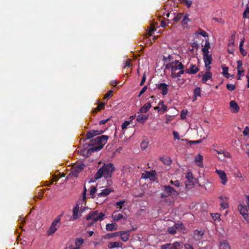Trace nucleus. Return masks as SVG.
<instances>
[{
  "label": "nucleus",
  "instance_id": "obj_1",
  "mask_svg": "<svg viewBox=\"0 0 249 249\" xmlns=\"http://www.w3.org/2000/svg\"><path fill=\"white\" fill-rule=\"evenodd\" d=\"M108 139L109 137L107 135L98 136L95 139L91 140L89 143L84 144V148L87 149L89 146H92L88 150V153L90 154L100 151L106 144Z\"/></svg>",
  "mask_w": 249,
  "mask_h": 249
},
{
  "label": "nucleus",
  "instance_id": "obj_2",
  "mask_svg": "<svg viewBox=\"0 0 249 249\" xmlns=\"http://www.w3.org/2000/svg\"><path fill=\"white\" fill-rule=\"evenodd\" d=\"M115 169V167L112 163L104 164L95 174L94 178L95 179H98L103 176L106 179L111 178Z\"/></svg>",
  "mask_w": 249,
  "mask_h": 249
},
{
  "label": "nucleus",
  "instance_id": "obj_3",
  "mask_svg": "<svg viewBox=\"0 0 249 249\" xmlns=\"http://www.w3.org/2000/svg\"><path fill=\"white\" fill-rule=\"evenodd\" d=\"M160 198H164L169 196H177L178 195V192L170 185H163L161 186Z\"/></svg>",
  "mask_w": 249,
  "mask_h": 249
},
{
  "label": "nucleus",
  "instance_id": "obj_4",
  "mask_svg": "<svg viewBox=\"0 0 249 249\" xmlns=\"http://www.w3.org/2000/svg\"><path fill=\"white\" fill-rule=\"evenodd\" d=\"M247 204L243 205L240 204L238 206V210L244 218L248 222H249V196H247Z\"/></svg>",
  "mask_w": 249,
  "mask_h": 249
},
{
  "label": "nucleus",
  "instance_id": "obj_5",
  "mask_svg": "<svg viewBox=\"0 0 249 249\" xmlns=\"http://www.w3.org/2000/svg\"><path fill=\"white\" fill-rule=\"evenodd\" d=\"M105 215L103 213H99L97 210L90 212L87 216V220H91L94 222L102 221L104 219Z\"/></svg>",
  "mask_w": 249,
  "mask_h": 249
},
{
  "label": "nucleus",
  "instance_id": "obj_6",
  "mask_svg": "<svg viewBox=\"0 0 249 249\" xmlns=\"http://www.w3.org/2000/svg\"><path fill=\"white\" fill-rule=\"evenodd\" d=\"M61 216V214L58 215L53 221L50 227L47 231V233L48 235L53 234L57 230L58 228L60 226V220Z\"/></svg>",
  "mask_w": 249,
  "mask_h": 249
},
{
  "label": "nucleus",
  "instance_id": "obj_7",
  "mask_svg": "<svg viewBox=\"0 0 249 249\" xmlns=\"http://www.w3.org/2000/svg\"><path fill=\"white\" fill-rule=\"evenodd\" d=\"M86 165L82 162L77 163L72 165L70 173V176H74L77 178L79 173L83 170Z\"/></svg>",
  "mask_w": 249,
  "mask_h": 249
},
{
  "label": "nucleus",
  "instance_id": "obj_8",
  "mask_svg": "<svg viewBox=\"0 0 249 249\" xmlns=\"http://www.w3.org/2000/svg\"><path fill=\"white\" fill-rule=\"evenodd\" d=\"M104 132H105V130H91L90 131H89L87 133V134H86V135L85 136V137L83 138L82 139V140L83 142H85L87 140L90 139L92 138L93 137H95V136H96L97 135L103 134Z\"/></svg>",
  "mask_w": 249,
  "mask_h": 249
},
{
  "label": "nucleus",
  "instance_id": "obj_9",
  "mask_svg": "<svg viewBox=\"0 0 249 249\" xmlns=\"http://www.w3.org/2000/svg\"><path fill=\"white\" fill-rule=\"evenodd\" d=\"M181 242H175L173 244H166L161 246V249H180Z\"/></svg>",
  "mask_w": 249,
  "mask_h": 249
},
{
  "label": "nucleus",
  "instance_id": "obj_10",
  "mask_svg": "<svg viewBox=\"0 0 249 249\" xmlns=\"http://www.w3.org/2000/svg\"><path fill=\"white\" fill-rule=\"evenodd\" d=\"M237 79H241L240 77L244 75V70L243 69L242 61L241 60H238L237 61Z\"/></svg>",
  "mask_w": 249,
  "mask_h": 249
},
{
  "label": "nucleus",
  "instance_id": "obj_11",
  "mask_svg": "<svg viewBox=\"0 0 249 249\" xmlns=\"http://www.w3.org/2000/svg\"><path fill=\"white\" fill-rule=\"evenodd\" d=\"M204 61L207 71H209L211 69L210 65L212 63V57L211 55L209 54H203Z\"/></svg>",
  "mask_w": 249,
  "mask_h": 249
},
{
  "label": "nucleus",
  "instance_id": "obj_12",
  "mask_svg": "<svg viewBox=\"0 0 249 249\" xmlns=\"http://www.w3.org/2000/svg\"><path fill=\"white\" fill-rule=\"evenodd\" d=\"M135 228L132 230H127L125 231H120L119 236H120L121 240L123 242H126L129 240V232L131 231L135 230Z\"/></svg>",
  "mask_w": 249,
  "mask_h": 249
},
{
  "label": "nucleus",
  "instance_id": "obj_13",
  "mask_svg": "<svg viewBox=\"0 0 249 249\" xmlns=\"http://www.w3.org/2000/svg\"><path fill=\"white\" fill-rule=\"evenodd\" d=\"M220 200V207L223 209H226L229 208V204L228 202V198L225 196H220L219 197Z\"/></svg>",
  "mask_w": 249,
  "mask_h": 249
},
{
  "label": "nucleus",
  "instance_id": "obj_14",
  "mask_svg": "<svg viewBox=\"0 0 249 249\" xmlns=\"http://www.w3.org/2000/svg\"><path fill=\"white\" fill-rule=\"evenodd\" d=\"M216 172L221 179L222 184L223 185H225L227 182V178L225 172L221 170H216Z\"/></svg>",
  "mask_w": 249,
  "mask_h": 249
},
{
  "label": "nucleus",
  "instance_id": "obj_15",
  "mask_svg": "<svg viewBox=\"0 0 249 249\" xmlns=\"http://www.w3.org/2000/svg\"><path fill=\"white\" fill-rule=\"evenodd\" d=\"M205 231L203 230H196L193 232V238L196 241L200 240L204 234Z\"/></svg>",
  "mask_w": 249,
  "mask_h": 249
},
{
  "label": "nucleus",
  "instance_id": "obj_16",
  "mask_svg": "<svg viewBox=\"0 0 249 249\" xmlns=\"http://www.w3.org/2000/svg\"><path fill=\"white\" fill-rule=\"evenodd\" d=\"M79 211V205L78 204H76V205L73 207L72 209V216L71 217V220H75L78 219L80 216L78 215Z\"/></svg>",
  "mask_w": 249,
  "mask_h": 249
},
{
  "label": "nucleus",
  "instance_id": "obj_17",
  "mask_svg": "<svg viewBox=\"0 0 249 249\" xmlns=\"http://www.w3.org/2000/svg\"><path fill=\"white\" fill-rule=\"evenodd\" d=\"M168 86L165 83H160L158 85L157 88L162 91L163 95H165L168 93Z\"/></svg>",
  "mask_w": 249,
  "mask_h": 249
},
{
  "label": "nucleus",
  "instance_id": "obj_18",
  "mask_svg": "<svg viewBox=\"0 0 249 249\" xmlns=\"http://www.w3.org/2000/svg\"><path fill=\"white\" fill-rule=\"evenodd\" d=\"M113 189L112 188H106L102 190L101 193H100L98 194V196L100 197H105L108 195L111 192H113Z\"/></svg>",
  "mask_w": 249,
  "mask_h": 249
},
{
  "label": "nucleus",
  "instance_id": "obj_19",
  "mask_svg": "<svg viewBox=\"0 0 249 249\" xmlns=\"http://www.w3.org/2000/svg\"><path fill=\"white\" fill-rule=\"evenodd\" d=\"M230 105L233 112L237 113L239 111V107L236 102L234 101H231L230 103Z\"/></svg>",
  "mask_w": 249,
  "mask_h": 249
},
{
  "label": "nucleus",
  "instance_id": "obj_20",
  "mask_svg": "<svg viewBox=\"0 0 249 249\" xmlns=\"http://www.w3.org/2000/svg\"><path fill=\"white\" fill-rule=\"evenodd\" d=\"M156 172L154 170H152L149 172H146L145 174V176L143 177V175H142V177H143L144 178H150L151 180L152 179L151 178H154L156 176Z\"/></svg>",
  "mask_w": 249,
  "mask_h": 249
},
{
  "label": "nucleus",
  "instance_id": "obj_21",
  "mask_svg": "<svg viewBox=\"0 0 249 249\" xmlns=\"http://www.w3.org/2000/svg\"><path fill=\"white\" fill-rule=\"evenodd\" d=\"M220 249H231L230 246L227 240H224L220 242L219 244Z\"/></svg>",
  "mask_w": 249,
  "mask_h": 249
},
{
  "label": "nucleus",
  "instance_id": "obj_22",
  "mask_svg": "<svg viewBox=\"0 0 249 249\" xmlns=\"http://www.w3.org/2000/svg\"><path fill=\"white\" fill-rule=\"evenodd\" d=\"M117 224L116 223H112L111 224H107L106 225V230L107 231H113L117 230Z\"/></svg>",
  "mask_w": 249,
  "mask_h": 249
},
{
  "label": "nucleus",
  "instance_id": "obj_23",
  "mask_svg": "<svg viewBox=\"0 0 249 249\" xmlns=\"http://www.w3.org/2000/svg\"><path fill=\"white\" fill-rule=\"evenodd\" d=\"M151 107V105L150 102H147L142 107H141L140 111L141 113H146L148 111Z\"/></svg>",
  "mask_w": 249,
  "mask_h": 249
},
{
  "label": "nucleus",
  "instance_id": "obj_24",
  "mask_svg": "<svg viewBox=\"0 0 249 249\" xmlns=\"http://www.w3.org/2000/svg\"><path fill=\"white\" fill-rule=\"evenodd\" d=\"M210 48V44L209 40H206L204 47L202 49L203 54H209V49Z\"/></svg>",
  "mask_w": 249,
  "mask_h": 249
},
{
  "label": "nucleus",
  "instance_id": "obj_25",
  "mask_svg": "<svg viewBox=\"0 0 249 249\" xmlns=\"http://www.w3.org/2000/svg\"><path fill=\"white\" fill-rule=\"evenodd\" d=\"M212 78V74L210 71H207L203 75L202 79V81L203 83H205L207 82V81L209 79H210Z\"/></svg>",
  "mask_w": 249,
  "mask_h": 249
},
{
  "label": "nucleus",
  "instance_id": "obj_26",
  "mask_svg": "<svg viewBox=\"0 0 249 249\" xmlns=\"http://www.w3.org/2000/svg\"><path fill=\"white\" fill-rule=\"evenodd\" d=\"M148 119V116L139 114L137 117V121L141 123H144Z\"/></svg>",
  "mask_w": 249,
  "mask_h": 249
},
{
  "label": "nucleus",
  "instance_id": "obj_27",
  "mask_svg": "<svg viewBox=\"0 0 249 249\" xmlns=\"http://www.w3.org/2000/svg\"><path fill=\"white\" fill-rule=\"evenodd\" d=\"M201 96V89L199 87L196 88L194 91V97L193 101L196 100L197 97Z\"/></svg>",
  "mask_w": 249,
  "mask_h": 249
},
{
  "label": "nucleus",
  "instance_id": "obj_28",
  "mask_svg": "<svg viewBox=\"0 0 249 249\" xmlns=\"http://www.w3.org/2000/svg\"><path fill=\"white\" fill-rule=\"evenodd\" d=\"M203 157L200 155H197L195 158V161L197 163V165L201 167L203 165L202 163Z\"/></svg>",
  "mask_w": 249,
  "mask_h": 249
},
{
  "label": "nucleus",
  "instance_id": "obj_29",
  "mask_svg": "<svg viewBox=\"0 0 249 249\" xmlns=\"http://www.w3.org/2000/svg\"><path fill=\"white\" fill-rule=\"evenodd\" d=\"M174 226L177 231H180L182 230H185V227L182 222H178L175 224Z\"/></svg>",
  "mask_w": 249,
  "mask_h": 249
},
{
  "label": "nucleus",
  "instance_id": "obj_30",
  "mask_svg": "<svg viewBox=\"0 0 249 249\" xmlns=\"http://www.w3.org/2000/svg\"><path fill=\"white\" fill-rule=\"evenodd\" d=\"M160 160L165 164L167 165H170L172 162L171 158L168 157H162L160 158Z\"/></svg>",
  "mask_w": 249,
  "mask_h": 249
},
{
  "label": "nucleus",
  "instance_id": "obj_31",
  "mask_svg": "<svg viewBox=\"0 0 249 249\" xmlns=\"http://www.w3.org/2000/svg\"><path fill=\"white\" fill-rule=\"evenodd\" d=\"M118 247H120V244L118 242H110L108 245V248L111 249Z\"/></svg>",
  "mask_w": 249,
  "mask_h": 249
},
{
  "label": "nucleus",
  "instance_id": "obj_32",
  "mask_svg": "<svg viewBox=\"0 0 249 249\" xmlns=\"http://www.w3.org/2000/svg\"><path fill=\"white\" fill-rule=\"evenodd\" d=\"M112 218L114 221H118L122 218H124V215L122 213H118L115 214H113L112 215Z\"/></svg>",
  "mask_w": 249,
  "mask_h": 249
},
{
  "label": "nucleus",
  "instance_id": "obj_33",
  "mask_svg": "<svg viewBox=\"0 0 249 249\" xmlns=\"http://www.w3.org/2000/svg\"><path fill=\"white\" fill-rule=\"evenodd\" d=\"M183 17V15L182 13H178L175 16L173 20V21L176 23L179 21Z\"/></svg>",
  "mask_w": 249,
  "mask_h": 249
},
{
  "label": "nucleus",
  "instance_id": "obj_34",
  "mask_svg": "<svg viewBox=\"0 0 249 249\" xmlns=\"http://www.w3.org/2000/svg\"><path fill=\"white\" fill-rule=\"evenodd\" d=\"M149 144V141L148 140H144L141 143V147L142 150H145L148 147Z\"/></svg>",
  "mask_w": 249,
  "mask_h": 249
},
{
  "label": "nucleus",
  "instance_id": "obj_35",
  "mask_svg": "<svg viewBox=\"0 0 249 249\" xmlns=\"http://www.w3.org/2000/svg\"><path fill=\"white\" fill-rule=\"evenodd\" d=\"M190 71L191 74H195L198 71L199 69L195 65L192 64L190 68Z\"/></svg>",
  "mask_w": 249,
  "mask_h": 249
},
{
  "label": "nucleus",
  "instance_id": "obj_36",
  "mask_svg": "<svg viewBox=\"0 0 249 249\" xmlns=\"http://www.w3.org/2000/svg\"><path fill=\"white\" fill-rule=\"evenodd\" d=\"M244 18H249V3L247 5V8L243 14Z\"/></svg>",
  "mask_w": 249,
  "mask_h": 249
},
{
  "label": "nucleus",
  "instance_id": "obj_37",
  "mask_svg": "<svg viewBox=\"0 0 249 249\" xmlns=\"http://www.w3.org/2000/svg\"><path fill=\"white\" fill-rule=\"evenodd\" d=\"M184 69V66L182 65V64H178L177 65H175L174 64L172 71H176L177 70H180V69Z\"/></svg>",
  "mask_w": 249,
  "mask_h": 249
},
{
  "label": "nucleus",
  "instance_id": "obj_38",
  "mask_svg": "<svg viewBox=\"0 0 249 249\" xmlns=\"http://www.w3.org/2000/svg\"><path fill=\"white\" fill-rule=\"evenodd\" d=\"M196 34L198 35H200L204 37L208 36V34L200 28L198 29V30L196 32Z\"/></svg>",
  "mask_w": 249,
  "mask_h": 249
},
{
  "label": "nucleus",
  "instance_id": "obj_39",
  "mask_svg": "<svg viewBox=\"0 0 249 249\" xmlns=\"http://www.w3.org/2000/svg\"><path fill=\"white\" fill-rule=\"evenodd\" d=\"M158 105L160 107V108L162 110V112L166 111L167 109V106L164 105L163 101H160Z\"/></svg>",
  "mask_w": 249,
  "mask_h": 249
},
{
  "label": "nucleus",
  "instance_id": "obj_40",
  "mask_svg": "<svg viewBox=\"0 0 249 249\" xmlns=\"http://www.w3.org/2000/svg\"><path fill=\"white\" fill-rule=\"evenodd\" d=\"M168 233L171 234H174L177 232V230L175 229V226L169 227L167 229Z\"/></svg>",
  "mask_w": 249,
  "mask_h": 249
},
{
  "label": "nucleus",
  "instance_id": "obj_41",
  "mask_svg": "<svg viewBox=\"0 0 249 249\" xmlns=\"http://www.w3.org/2000/svg\"><path fill=\"white\" fill-rule=\"evenodd\" d=\"M84 240L81 238H77L75 240V246L76 247H80L83 244Z\"/></svg>",
  "mask_w": 249,
  "mask_h": 249
},
{
  "label": "nucleus",
  "instance_id": "obj_42",
  "mask_svg": "<svg viewBox=\"0 0 249 249\" xmlns=\"http://www.w3.org/2000/svg\"><path fill=\"white\" fill-rule=\"evenodd\" d=\"M223 73L226 77H229V73H228L229 68L227 67H222Z\"/></svg>",
  "mask_w": 249,
  "mask_h": 249
},
{
  "label": "nucleus",
  "instance_id": "obj_43",
  "mask_svg": "<svg viewBox=\"0 0 249 249\" xmlns=\"http://www.w3.org/2000/svg\"><path fill=\"white\" fill-rule=\"evenodd\" d=\"M180 1L182 3L185 4L188 7H190L192 4L191 0H180Z\"/></svg>",
  "mask_w": 249,
  "mask_h": 249
},
{
  "label": "nucleus",
  "instance_id": "obj_44",
  "mask_svg": "<svg viewBox=\"0 0 249 249\" xmlns=\"http://www.w3.org/2000/svg\"><path fill=\"white\" fill-rule=\"evenodd\" d=\"M226 88L229 90L231 91H233L235 89V85L232 84H227Z\"/></svg>",
  "mask_w": 249,
  "mask_h": 249
},
{
  "label": "nucleus",
  "instance_id": "obj_45",
  "mask_svg": "<svg viewBox=\"0 0 249 249\" xmlns=\"http://www.w3.org/2000/svg\"><path fill=\"white\" fill-rule=\"evenodd\" d=\"M97 191L96 187L95 186H91L90 187V195L92 198L94 197V195Z\"/></svg>",
  "mask_w": 249,
  "mask_h": 249
},
{
  "label": "nucleus",
  "instance_id": "obj_46",
  "mask_svg": "<svg viewBox=\"0 0 249 249\" xmlns=\"http://www.w3.org/2000/svg\"><path fill=\"white\" fill-rule=\"evenodd\" d=\"M170 23V22L169 21V20L167 19L166 20H161V22H160V26L163 27V28H164L166 26L167 24Z\"/></svg>",
  "mask_w": 249,
  "mask_h": 249
},
{
  "label": "nucleus",
  "instance_id": "obj_47",
  "mask_svg": "<svg viewBox=\"0 0 249 249\" xmlns=\"http://www.w3.org/2000/svg\"><path fill=\"white\" fill-rule=\"evenodd\" d=\"M125 203V200H121L120 201H118L116 203V206H119L118 208L119 209V210H121L122 208V205L124 204Z\"/></svg>",
  "mask_w": 249,
  "mask_h": 249
},
{
  "label": "nucleus",
  "instance_id": "obj_48",
  "mask_svg": "<svg viewBox=\"0 0 249 249\" xmlns=\"http://www.w3.org/2000/svg\"><path fill=\"white\" fill-rule=\"evenodd\" d=\"M189 20V19L188 18V17L187 16H185L183 17L181 21V23L182 25L187 24Z\"/></svg>",
  "mask_w": 249,
  "mask_h": 249
},
{
  "label": "nucleus",
  "instance_id": "obj_49",
  "mask_svg": "<svg viewBox=\"0 0 249 249\" xmlns=\"http://www.w3.org/2000/svg\"><path fill=\"white\" fill-rule=\"evenodd\" d=\"M187 113V110H182V111L181 112V114H180L181 118L182 119H184L186 118Z\"/></svg>",
  "mask_w": 249,
  "mask_h": 249
},
{
  "label": "nucleus",
  "instance_id": "obj_50",
  "mask_svg": "<svg viewBox=\"0 0 249 249\" xmlns=\"http://www.w3.org/2000/svg\"><path fill=\"white\" fill-rule=\"evenodd\" d=\"M174 63H169L165 65L166 69H171V72L172 71Z\"/></svg>",
  "mask_w": 249,
  "mask_h": 249
},
{
  "label": "nucleus",
  "instance_id": "obj_51",
  "mask_svg": "<svg viewBox=\"0 0 249 249\" xmlns=\"http://www.w3.org/2000/svg\"><path fill=\"white\" fill-rule=\"evenodd\" d=\"M170 183L172 184V185H174V186H176V187H178L180 185V183H179V181L178 180L174 181L173 180H170Z\"/></svg>",
  "mask_w": 249,
  "mask_h": 249
},
{
  "label": "nucleus",
  "instance_id": "obj_52",
  "mask_svg": "<svg viewBox=\"0 0 249 249\" xmlns=\"http://www.w3.org/2000/svg\"><path fill=\"white\" fill-rule=\"evenodd\" d=\"M112 90H110L108 91L104 96V99H107L108 97H111L112 96Z\"/></svg>",
  "mask_w": 249,
  "mask_h": 249
},
{
  "label": "nucleus",
  "instance_id": "obj_53",
  "mask_svg": "<svg viewBox=\"0 0 249 249\" xmlns=\"http://www.w3.org/2000/svg\"><path fill=\"white\" fill-rule=\"evenodd\" d=\"M147 89V87L146 86H144L142 89L140 91L139 94L138 95V97H140L141 95L144 93V92L146 91V90Z\"/></svg>",
  "mask_w": 249,
  "mask_h": 249
},
{
  "label": "nucleus",
  "instance_id": "obj_54",
  "mask_svg": "<svg viewBox=\"0 0 249 249\" xmlns=\"http://www.w3.org/2000/svg\"><path fill=\"white\" fill-rule=\"evenodd\" d=\"M130 124V122L129 121H125L122 125V129H126Z\"/></svg>",
  "mask_w": 249,
  "mask_h": 249
},
{
  "label": "nucleus",
  "instance_id": "obj_55",
  "mask_svg": "<svg viewBox=\"0 0 249 249\" xmlns=\"http://www.w3.org/2000/svg\"><path fill=\"white\" fill-rule=\"evenodd\" d=\"M240 52L243 56H246L247 53L243 47L239 48Z\"/></svg>",
  "mask_w": 249,
  "mask_h": 249
},
{
  "label": "nucleus",
  "instance_id": "obj_56",
  "mask_svg": "<svg viewBox=\"0 0 249 249\" xmlns=\"http://www.w3.org/2000/svg\"><path fill=\"white\" fill-rule=\"evenodd\" d=\"M145 80H146V75L145 73H144L142 76V78L140 85L141 86H142L144 84Z\"/></svg>",
  "mask_w": 249,
  "mask_h": 249
},
{
  "label": "nucleus",
  "instance_id": "obj_57",
  "mask_svg": "<svg viewBox=\"0 0 249 249\" xmlns=\"http://www.w3.org/2000/svg\"><path fill=\"white\" fill-rule=\"evenodd\" d=\"M119 233H120L119 231H118V232H116L114 233H108L107 235L110 237H113L115 236H119Z\"/></svg>",
  "mask_w": 249,
  "mask_h": 249
},
{
  "label": "nucleus",
  "instance_id": "obj_58",
  "mask_svg": "<svg viewBox=\"0 0 249 249\" xmlns=\"http://www.w3.org/2000/svg\"><path fill=\"white\" fill-rule=\"evenodd\" d=\"M173 136L175 139L179 140L180 139L179 134L177 131H173Z\"/></svg>",
  "mask_w": 249,
  "mask_h": 249
},
{
  "label": "nucleus",
  "instance_id": "obj_59",
  "mask_svg": "<svg viewBox=\"0 0 249 249\" xmlns=\"http://www.w3.org/2000/svg\"><path fill=\"white\" fill-rule=\"evenodd\" d=\"M105 106L104 103H99L98 106H97V110H101Z\"/></svg>",
  "mask_w": 249,
  "mask_h": 249
},
{
  "label": "nucleus",
  "instance_id": "obj_60",
  "mask_svg": "<svg viewBox=\"0 0 249 249\" xmlns=\"http://www.w3.org/2000/svg\"><path fill=\"white\" fill-rule=\"evenodd\" d=\"M244 135H248L249 134V128L248 126H246L243 132Z\"/></svg>",
  "mask_w": 249,
  "mask_h": 249
},
{
  "label": "nucleus",
  "instance_id": "obj_61",
  "mask_svg": "<svg viewBox=\"0 0 249 249\" xmlns=\"http://www.w3.org/2000/svg\"><path fill=\"white\" fill-rule=\"evenodd\" d=\"M184 73V71L183 69H180V71L177 73L176 76L177 77H180L182 74H183Z\"/></svg>",
  "mask_w": 249,
  "mask_h": 249
},
{
  "label": "nucleus",
  "instance_id": "obj_62",
  "mask_svg": "<svg viewBox=\"0 0 249 249\" xmlns=\"http://www.w3.org/2000/svg\"><path fill=\"white\" fill-rule=\"evenodd\" d=\"M131 65V60L128 59L125 61V65L124 66V68H125L127 67H130Z\"/></svg>",
  "mask_w": 249,
  "mask_h": 249
},
{
  "label": "nucleus",
  "instance_id": "obj_63",
  "mask_svg": "<svg viewBox=\"0 0 249 249\" xmlns=\"http://www.w3.org/2000/svg\"><path fill=\"white\" fill-rule=\"evenodd\" d=\"M110 120L109 118H108V119H105V120H101L99 122V125H102V124H106L108 121H109Z\"/></svg>",
  "mask_w": 249,
  "mask_h": 249
},
{
  "label": "nucleus",
  "instance_id": "obj_64",
  "mask_svg": "<svg viewBox=\"0 0 249 249\" xmlns=\"http://www.w3.org/2000/svg\"><path fill=\"white\" fill-rule=\"evenodd\" d=\"M184 246L186 249H194L193 247L189 244H186Z\"/></svg>",
  "mask_w": 249,
  "mask_h": 249
}]
</instances>
